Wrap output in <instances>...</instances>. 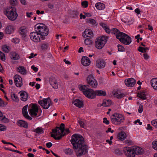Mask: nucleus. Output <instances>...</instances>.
Masks as SVG:
<instances>
[{
	"mask_svg": "<svg viewBox=\"0 0 157 157\" xmlns=\"http://www.w3.org/2000/svg\"><path fill=\"white\" fill-rule=\"evenodd\" d=\"M73 138L71 142L73 146L74 149L77 150L75 151L77 156H81L87 152L88 146L86 145L83 137L81 135L74 134L72 136Z\"/></svg>",
	"mask_w": 157,
	"mask_h": 157,
	"instance_id": "1",
	"label": "nucleus"
},
{
	"mask_svg": "<svg viewBox=\"0 0 157 157\" xmlns=\"http://www.w3.org/2000/svg\"><path fill=\"white\" fill-rule=\"evenodd\" d=\"M112 33L114 34L116 37L122 43L126 45H129L132 42L131 38L125 33L120 32L118 29L113 28Z\"/></svg>",
	"mask_w": 157,
	"mask_h": 157,
	"instance_id": "2",
	"label": "nucleus"
},
{
	"mask_svg": "<svg viewBox=\"0 0 157 157\" xmlns=\"http://www.w3.org/2000/svg\"><path fill=\"white\" fill-rule=\"evenodd\" d=\"M4 13L9 20L12 21L15 20L18 16L16 8L12 6L7 7L4 10Z\"/></svg>",
	"mask_w": 157,
	"mask_h": 157,
	"instance_id": "3",
	"label": "nucleus"
},
{
	"mask_svg": "<svg viewBox=\"0 0 157 157\" xmlns=\"http://www.w3.org/2000/svg\"><path fill=\"white\" fill-rule=\"evenodd\" d=\"M35 28L36 30L41 36V38L42 40L45 39V36L48 35L49 33V30L45 25L43 24H40L38 25H36Z\"/></svg>",
	"mask_w": 157,
	"mask_h": 157,
	"instance_id": "4",
	"label": "nucleus"
},
{
	"mask_svg": "<svg viewBox=\"0 0 157 157\" xmlns=\"http://www.w3.org/2000/svg\"><path fill=\"white\" fill-rule=\"evenodd\" d=\"M78 87L86 97L91 99L95 97L94 91L93 89L87 88L85 85H79Z\"/></svg>",
	"mask_w": 157,
	"mask_h": 157,
	"instance_id": "5",
	"label": "nucleus"
},
{
	"mask_svg": "<svg viewBox=\"0 0 157 157\" xmlns=\"http://www.w3.org/2000/svg\"><path fill=\"white\" fill-rule=\"evenodd\" d=\"M111 121L115 125H119L123 123L124 120V117L121 114L114 113L110 117Z\"/></svg>",
	"mask_w": 157,
	"mask_h": 157,
	"instance_id": "6",
	"label": "nucleus"
},
{
	"mask_svg": "<svg viewBox=\"0 0 157 157\" xmlns=\"http://www.w3.org/2000/svg\"><path fill=\"white\" fill-rule=\"evenodd\" d=\"M108 39V37L103 36L97 38L95 42V46L98 49H101L104 46Z\"/></svg>",
	"mask_w": 157,
	"mask_h": 157,
	"instance_id": "7",
	"label": "nucleus"
},
{
	"mask_svg": "<svg viewBox=\"0 0 157 157\" xmlns=\"http://www.w3.org/2000/svg\"><path fill=\"white\" fill-rule=\"evenodd\" d=\"M63 131L61 130L59 127H56V129H53L52 132L53 134H51V136L56 140L61 139L63 136Z\"/></svg>",
	"mask_w": 157,
	"mask_h": 157,
	"instance_id": "8",
	"label": "nucleus"
},
{
	"mask_svg": "<svg viewBox=\"0 0 157 157\" xmlns=\"http://www.w3.org/2000/svg\"><path fill=\"white\" fill-rule=\"evenodd\" d=\"M29 112L30 115L32 117H36L37 116L38 112V105L36 104H31L29 106Z\"/></svg>",
	"mask_w": 157,
	"mask_h": 157,
	"instance_id": "9",
	"label": "nucleus"
},
{
	"mask_svg": "<svg viewBox=\"0 0 157 157\" xmlns=\"http://www.w3.org/2000/svg\"><path fill=\"white\" fill-rule=\"evenodd\" d=\"M38 103L45 109H47L51 105V102L49 98H44L38 101Z\"/></svg>",
	"mask_w": 157,
	"mask_h": 157,
	"instance_id": "10",
	"label": "nucleus"
},
{
	"mask_svg": "<svg viewBox=\"0 0 157 157\" xmlns=\"http://www.w3.org/2000/svg\"><path fill=\"white\" fill-rule=\"evenodd\" d=\"M41 36L36 30L35 32H31L30 34V36L31 40L35 42H38L41 40Z\"/></svg>",
	"mask_w": 157,
	"mask_h": 157,
	"instance_id": "11",
	"label": "nucleus"
},
{
	"mask_svg": "<svg viewBox=\"0 0 157 157\" xmlns=\"http://www.w3.org/2000/svg\"><path fill=\"white\" fill-rule=\"evenodd\" d=\"M125 155L128 157H135V151L133 147H127L124 148Z\"/></svg>",
	"mask_w": 157,
	"mask_h": 157,
	"instance_id": "12",
	"label": "nucleus"
},
{
	"mask_svg": "<svg viewBox=\"0 0 157 157\" xmlns=\"http://www.w3.org/2000/svg\"><path fill=\"white\" fill-rule=\"evenodd\" d=\"M87 83L93 88H96L98 86L97 81L94 78L92 75H90L87 78Z\"/></svg>",
	"mask_w": 157,
	"mask_h": 157,
	"instance_id": "13",
	"label": "nucleus"
},
{
	"mask_svg": "<svg viewBox=\"0 0 157 157\" xmlns=\"http://www.w3.org/2000/svg\"><path fill=\"white\" fill-rule=\"evenodd\" d=\"M14 82L15 85L17 87H20L23 85L22 79L19 75H16L13 77Z\"/></svg>",
	"mask_w": 157,
	"mask_h": 157,
	"instance_id": "14",
	"label": "nucleus"
},
{
	"mask_svg": "<svg viewBox=\"0 0 157 157\" xmlns=\"http://www.w3.org/2000/svg\"><path fill=\"white\" fill-rule=\"evenodd\" d=\"M125 84L128 87L134 86L136 83V80L133 78H131L126 79L124 81Z\"/></svg>",
	"mask_w": 157,
	"mask_h": 157,
	"instance_id": "15",
	"label": "nucleus"
},
{
	"mask_svg": "<svg viewBox=\"0 0 157 157\" xmlns=\"http://www.w3.org/2000/svg\"><path fill=\"white\" fill-rule=\"evenodd\" d=\"M49 81L53 88L56 89L58 88V84L56 78L53 77H50L49 78Z\"/></svg>",
	"mask_w": 157,
	"mask_h": 157,
	"instance_id": "16",
	"label": "nucleus"
},
{
	"mask_svg": "<svg viewBox=\"0 0 157 157\" xmlns=\"http://www.w3.org/2000/svg\"><path fill=\"white\" fill-rule=\"evenodd\" d=\"M106 64L105 62L102 59H98L96 61V66L98 68H104Z\"/></svg>",
	"mask_w": 157,
	"mask_h": 157,
	"instance_id": "17",
	"label": "nucleus"
},
{
	"mask_svg": "<svg viewBox=\"0 0 157 157\" xmlns=\"http://www.w3.org/2000/svg\"><path fill=\"white\" fill-rule=\"evenodd\" d=\"M28 107V105H27L25 106L22 109V114L23 116L29 120H31L32 118L30 117L27 112V109Z\"/></svg>",
	"mask_w": 157,
	"mask_h": 157,
	"instance_id": "18",
	"label": "nucleus"
},
{
	"mask_svg": "<svg viewBox=\"0 0 157 157\" xmlns=\"http://www.w3.org/2000/svg\"><path fill=\"white\" fill-rule=\"evenodd\" d=\"M82 36L84 38L87 37L91 38L93 36V33L91 30L86 29L83 33Z\"/></svg>",
	"mask_w": 157,
	"mask_h": 157,
	"instance_id": "19",
	"label": "nucleus"
},
{
	"mask_svg": "<svg viewBox=\"0 0 157 157\" xmlns=\"http://www.w3.org/2000/svg\"><path fill=\"white\" fill-rule=\"evenodd\" d=\"M19 94L21 96V101H25L27 100L28 94L25 91H21L19 92Z\"/></svg>",
	"mask_w": 157,
	"mask_h": 157,
	"instance_id": "20",
	"label": "nucleus"
},
{
	"mask_svg": "<svg viewBox=\"0 0 157 157\" xmlns=\"http://www.w3.org/2000/svg\"><path fill=\"white\" fill-rule=\"evenodd\" d=\"M82 64L85 66H89L90 63V61L89 58L86 56L83 57L81 59Z\"/></svg>",
	"mask_w": 157,
	"mask_h": 157,
	"instance_id": "21",
	"label": "nucleus"
},
{
	"mask_svg": "<svg viewBox=\"0 0 157 157\" xmlns=\"http://www.w3.org/2000/svg\"><path fill=\"white\" fill-rule=\"evenodd\" d=\"M19 32L21 35L25 37L27 36V28L25 26L21 27L19 29Z\"/></svg>",
	"mask_w": 157,
	"mask_h": 157,
	"instance_id": "22",
	"label": "nucleus"
},
{
	"mask_svg": "<svg viewBox=\"0 0 157 157\" xmlns=\"http://www.w3.org/2000/svg\"><path fill=\"white\" fill-rule=\"evenodd\" d=\"M16 124L18 126L21 127H23L26 128H28V124L27 123L23 120H18L17 121Z\"/></svg>",
	"mask_w": 157,
	"mask_h": 157,
	"instance_id": "23",
	"label": "nucleus"
},
{
	"mask_svg": "<svg viewBox=\"0 0 157 157\" xmlns=\"http://www.w3.org/2000/svg\"><path fill=\"white\" fill-rule=\"evenodd\" d=\"M133 148L135 151V155H141L144 152V150L140 147H133Z\"/></svg>",
	"mask_w": 157,
	"mask_h": 157,
	"instance_id": "24",
	"label": "nucleus"
},
{
	"mask_svg": "<svg viewBox=\"0 0 157 157\" xmlns=\"http://www.w3.org/2000/svg\"><path fill=\"white\" fill-rule=\"evenodd\" d=\"M73 103L77 107L81 108L83 105V101L78 99H76L73 102Z\"/></svg>",
	"mask_w": 157,
	"mask_h": 157,
	"instance_id": "25",
	"label": "nucleus"
},
{
	"mask_svg": "<svg viewBox=\"0 0 157 157\" xmlns=\"http://www.w3.org/2000/svg\"><path fill=\"white\" fill-rule=\"evenodd\" d=\"M18 72L23 75H25L27 74V71L22 66H19L17 68Z\"/></svg>",
	"mask_w": 157,
	"mask_h": 157,
	"instance_id": "26",
	"label": "nucleus"
},
{
	"mask_svg": "<svg viewBox=\"0 0 157 157\" xmlns=\"http://www.w3.org/2000/svg\"><path fill=\"white\" fill-rule=\"evenodd\" d=\"M14 30L15 28L13 26L9 25L6 28V32L7 34H10L12 33Z\"/></svg>",
	"mask_w": 157,
	"mask_h": 157,
	"instance_id": "27",
	"label": "nucleus"
},
{
	"mask_svg": "<svg viewBox=\"0 0 157 157\" xmlns=\"http://www.w3.org/2000/svg\"><path fill=\"white\" fill-rule=\"evenodd\" d=\"M151 86L154 89L157 90V79L153 78L151 81Z\"/></svg>",
	"mask_w": 157,
	"mask_h": 157,
	"instance_id": "28",
	"label": "nucleus"
},
{
	"mask_svg": "<svg viewBox=\"0 0 157 157\" xmlns=\"http://www.w3.org/2000/svg\"><path fill=\"white\" fill-rule=\"evenodd\" d=\"M95 7L98 10H102L105 8V5L101 2H98L95 4Z\"/></svg>",
	"mask_w": 157,
	"mask_h": 157,
	"instance_id": "29",
	"label": "nucleus"
},
{
	"mask_svg": "<svg viewBox=\"0 0 157 157\" xmlns=\"http://www.w3.org/2000/svg\"><path fill=\"white\" fill-rule=\"evenodd\" d=\"M10 58L14 60H17L20 58L19 55L16 52H12L10 54Z\"/></svg>",
	"mask_w": 157,
	"mask_h": 157,
	"instance_id": "30",
	"label": "nucleus"
},
{
	"mask_svg": "<svg viewBox=\"0 0 157 157\" xmlns=\"http://www.w3.org/2000/svg\"><path fill=\"white\" fill-rule=\"evenodd\" d=\"M117 137L120 140H123L126 138V135L124 132H121L118 134Z\"/></svg>",
	"mask_w": 157,
	"mask_h": 157,
	"instance_id": "31",
	"label": "nucleus"
},
{
	"mask_svg": "<svg viewBox=\"0 0 157 157\" xmlns=\"http://www.w3.org/2000/svg\"><path fill=\"white\" fill-rule=\"evenodd\" d=\"M112 104V102L111 100H104L103 101L102 105L105 107H108L110 106Z\"/></svg>",
	"mask_w": 157,
	"mask_h": 157,
	"instance_id": "32",
	"label": "nucleus"
},
{
	"mask_svg": "<svg viewBox=\"0 0 157 157\" xmlns=\"http://www.w3.org/2000/svg\"><path fill=\"white\" fill-rule=\"evenodd\" d=\"M95 97L96 95L105 96L106 94V92L101 90H95L94 91Z\"/></svg>",
	"mask_w": 157,
	"mask_h": 157,
	"instance_id": "33",
	"label": "nucleus"
},
{
	"mask_svg": "<svg viewBox=\"0 0 157 157\" xmlns=\"http://www.w3.org/2000/svg\"><path fill=\"white\" fill-rule=\"evenodd\" d=\"M100 24V25L104 29L107 33H110V30L109 29V28L106 24L102 22Z\"/></svg>",
	"mask_w": 157,
	"mask_h": 157,
	"instance_id": "34",
	"label": "nucleus"
},
{
	"mask_svg": "<svg viewBox=\"0 0 157 157\" xmlns=\"http://www.w3.org/2000/svg\"><path fill=\"white\" fill-rule=\"evenodd\" d=\"M114 95L118 99H120L122 98L125 96V94H124L117 91L116 92L114 93Z\"/></svg>",
	"mask_w": 157,
	"mask_h": 157,
	"instance_id": "35",
	"label": "nucleus"
},
{
	"mask_svg": "<svg viewBox=\"0 0 157 157\" xmlns=\"http://www.w3.org/2000/svg\"><path fill=\"white\" fill-rule=\"evenodd\" d=\"M86 22L95 26H97L98 25L97 22L94 19L92 18L88 19L86 21Z\"/></svg>",
	"mask_w": 157,
	"mask_h": 157,
	"instance_id": "36",
	"label": "nucleus"
},
{
	"mask_svg": "<svg viewBox=\"0 0 157 157\" xmlns=\"http://www.w3.org/2000/svg\"><path fill=\"white\" fill-rule=\"evenodd\" d=\"M33 132L37 134H42L44 133V130L41 127H38L33 130Z\"/></svg>",
	"mask_w": 157,
	"mask_h": 157,
	"instance_id": "37",
	"label": "nucleus"
},
{
	"mask_svg": "<svg viewBox=\"0 0 157 157\" xmlns=\"http://www.w3.org/2000/svg\"><path fill=\"white\" fill-rule=\"evenodd\" d=\"M64 152L67 155H71L73 153V151L70 148L65 149L63 150Z\"/></svg>",
	"mask_w": 157,
	"mask_h": 157,
	"instance_id": "38",
	"label": "nucleus"
},
{
	"mask_svg": "<svg viewBox=\"0 0 157 157\" xmlns=\"http://www.w3.org/2000/svg\"><path fill=\"white\" fill-rule=\"evenodd\" d=\"M138 97L142 100L145 99L146 98V95L144 92H141L138 94Z\"/></svg>",
	"mask_w": 157,
	"mask_h": 157,
	"instance_id": "39",
	"label": "nucleus"
},
{
	"mask_svg": "<svg viewBox=\"0 0 157 157\" xmlns=\"http://www.w3.org/2000/svg\"><path fill=\"white\" fill-rule=\"evenodd\" d=\"M48 43H43L41 45V48L42 50H46L48 48Z\"/></svg>",
	"mask_w": 157,
	"mask_h": 157,
	"instance_id": "40",
	"label": "nucleus"
},
{
	"mask_svg": "<svg viewBox=\"0 0 157 157\" xmlns=\"http://www.w3.org/2000/svg\"><path fill=\"white\" fill-rule=\"evenodd\" d=\"M2 49L4 52L8 53L10 51V49L9 46L4 45L2 46Z\"/></svg>",
	"mask_w": 157,
	"mask_h": 157,
	"instance_id": "41",
	"label": "nucleus"
},
{
	"mask_svg": "<svg viewBox=\"0 0 157 157\" xmlns=\"http://www.w3.org/2000/svg\"><path fill=\"white\" fill-rule=\"evenodd\" d=\"M85 44L87 45H90L91 44L93 43V41L90 38H86L85 40L84 41Z\"/></svg>",
	"mask_w": 157,
	"mask_h": 157,
	"instance_id": "42",
	"label": "nucleus"
},
{
	"mask_svg": "<svg viewBox=\"0 0 157 157\" xmlns=\"http://www.w3.org/2000/svg\"><path fill=\"white\" fill-rule=\"evenodd\" d=\"M149 48L147 47L144 48L141 47H139L138 48V51L142 52H146L147 50H148Z\"/></svg>",
	"mask_w": 157,
	"mask_h": 157,
	"instance_id": "43",
	"label": "nucleus"
},
{
	"mask_svg": "<svg viewBox=\"0 0 157 157\" xmlns=\"http://www.w3.org/2000/svg\"><path fill=\"white\" fill-rule=\"evenodd\" d=\"M2 123H7L9 122V119L5 117V116H2L1 118V119L0 120Z\"/></svg>",
	"mask_w": 157,
	"mask_h": 157,
	"instance_id": "44",
	"label": "nucleus"
},
{
	"mask_svg": "<svg viewBox=\"0 0 157 157\" xmlns=\"http://www.w3.org/2000/svg\"><path fill=\"white\" fill-rule=\"evenodd\" d=\"M10 4L13 6H16L18 3L17 0H10Z\"/></svg>",
	"mask_w": 157,
	"mask_h": 157,
	"instance_id": "45",
	"label": "nucleus"
},
{
	"mask_svg": "<svg viewBox=\"0 0 157 157\" xmlns=\"http://www.w3.org/2000/svg\"><path fill=\"white\" fill-rule=\"evenodd\" d=\"M0 59L3 61H4L6 60L5 54L1 51H0Z\"/></svg>",
	"mask_w": 157,
	"mask_h": 157,
	"instance_id": "46",
	"label": "nucleus"
},
{
	"mask_svg": "<svg viewBox=\"0 0 157 157\" xmlns=\"http://www.w3.org/2000/svg\"><path fill=\"white\" fill-rule=\"evenodd\" d=\"M152 147L154 149L157 150V140L152 142Z\"/></svg>",
	"mask_w": 157,
	"mask_h": 157,
	"instance_id": "47",
	"label": "nucleus"
},
{
	"mask_svg": "<svg viewBox=\"0 0 157 157\" xmlns=\"http://www.w3.org/2000/svg\"><path fill=\"white\" fill-rule=\"evenodd\" d=\"M118 50L120 52H124L125 50L124 48L121 45H117Z\"/></svg>",
	"mask_w": 157,
	"mask_h": 157,
	"instance_id": "48",
	"label": "nucleus"
},
{
	"mask_svg": "<svg viewBox=\"0 0 157 157\" xmlns=\"http://www.w3.org/2000/svg\"><path fill=\"white\" fill-rule=\"evenodd\" d=\"M7 104V103H5L2 99L0 98V107L4 106Z\"/></svg>",
	"mask_w": 157,
	"mask_h": 157,
	"instance_id": "49",
	"label": "nucleus"
},
{
	"mask_svg": "<svg viewBox=\"0 0 157 157\" xmlns=\"http://www.w3.org/2000/svg\"><path fill=\"white\" fill-rule=\"evenodd\" d=\"M82 5L84 8H86L88 6V2L86 1H83L81 3Z\"/></svg>",
	"mask_w": 157,
	"mask_h": 157,
	"instance_id": "50",
	"label": "nucleus"
},
{
	"mask_svg": "<svg viewBox=\"0 0 157 157\" xmlns=\"http://www.w3.org/2000/svg\"><path fill=\"white\" fill-rule=\"evenodd\" d=\"M151 123L153 126L155 127H157V119L152 121Z\"/></svg>",
	"mask_w": 157,
	"mask_h": 157,
	"instance_id": "51",
	"label": "nucleus"
},
{
	"mask_svg": "<svg viewBox=\"0 0 157 157\" xmlns=\"http://www.w3.org/2000/svg\"><path fill=\"white\" fill-rule=\"evenodd\" d=\"M72 14L73 15L72 16V17H77L78 15V12L77 11H74L72 12Z\"/></svg>",
	"mask_w": 157,
	"mask_h": 157,
	"instance_id": "52",
	"label": "nucleus"
},
{
	"mask_svg": "<svg viewBox=\"0 0 157 157\" xmlns=\"http://www.w3.org/2000/svg\"><path fill=\"white\" fill-rule=\"evenodd\" d=\"M78 122L82 128H85V125L82 121H78Z\"/></svg>",
	"mask_w": 157,
	"mask_h": 157,
	"instance_id": "53",
	"label": "nucleus"
},
{
	"mask_svg": "<svg viewBox=\"0 0 157 157\" xmlns=\"http://www.w3.org/2000/svg\"><path fill=\"white\" fill-rule=\"evenodd\" d=\"M70 132L68 128L64 129V131L63 133V136H64L66 134H68Z\"/></svg>",
	"mask_w": 157,
	"mask_h": 157,
	"instance_id": "54",
	"label": "nucleus"
},
{
	"mask_svg": "<svg viewBox=\"0 0 157 157\" xmlns=\"http://www.w3.org/2000/svg\"><path fill=\"white\" fill-rule=\"evenodd\" d=\"M103 122L104 123L106 124H109V121L107 120V118L106 117H105L103 118Z\"/></svg>",
	"mask_w": 157,
	"mask_h": 157,
	"instance_id": "55",
	"label": "nucleus"
},
{
	"mask_svg": "<svg viewBox=\"0 0 157 157\" xmlns=\"http://www.w3.org/2000/svg\"><path fill=\"white\" fill-rule=\"evenodd\" d=\"M143 111V106L142 105H140L138 109V112L139 113H141Z\"/></svg>",
	"mask_w": 157,
	"mask_h": 157,
	"instance_id": "56",
	"label": "nucleus"
},
{
	"mask_svg": "<svg viewBox=\"0 0 157 157\" xmlns=\"http://www.w3.org/2000/svg\"><path fill=\"white\" fill-rule=\"evenodd\" d=\"M11 97L13 99H16V100L18 99V98L17 96L13 93V94L11 95Z\"/></svg>",
	"mask_w": 157,
	"mask_h": 157,
	"instance_id": "57",
	"label": "nucleus"
},
{
	"mask_svg": "<svg viewBox=\"0 0 157 157\" xmlns=\"http://www.w3.org/2000/svg\"><path fill=\"white\" fill-rule=\"evenodd\" d=\"M6 128L5 126H4L3 125H1L0 124V131H5L6 130Z\"/></svg>",
	"mask_w": 157,
	"mask_h": 157,
	"instance_id": "58",
	"label": "nucleus"
},
{
	"mask_svg": "<svg viewBox=\"0 0 157 157\" xmlns=\"http://www.w3.org/2000/svg\"><path fill=\"white\" fill-rule=\"evenodd\" d=\"M31 68L33 69V70L35 72H36L38 71V68L35 67V66L33 65L31 67Z\"/></svg>",
	"mask_w": 157,
	"mask_h": 157,
	"instance_id": "59",
	"label": "nucleus"
},
{
	"mask_svg": "<svg viewBox=\"0 0 157 157\" xmlns=\"http://www.w3.org/2000/svg\"><path fill=\"white\" fill-rule=\"evenodd\" d=\"M36 54H35V55H34L33 53H32L30 54V55L29 56L28 58L29 59H31L33 58L34 57L36 56Z\"/></svg>",
	"mask_w": 157,
	"mask_h": 157,
	"instance_id": "60",
	"label": "nucleus"
},
{
	"mask_svg": "<svg viewBox=\"0 0 157 157\" xmlns=\"http://www.w3.org/2000/svg\"><path fill=\"white\" fill-rule=\"evenodd\" d=\"M60 128V129L61 130H62L63 131H64V124L63 123H62L60 126V127H59Z\"/></svg>",
	"mask_w": 157,
	"mask_h": 157,
	"instance_id": "61",
	"label": "nucleus"
},
{
	"mask_svg": "<svg viewBox=\"0 0 157 157\" xmlns=\"http://www.w3.org/2000/svg\"><path fill=\"white\" fill-rule=\"evenodd\" d=\"M52 145V144L51 142H48L46 144V146L48 148L51 147Z\"/></svg>",
	"mask_w": 157,
	"mask_h": 157,
	"instance_id": "62",
	"label": "nucleus"
},
{
	"mask_svg": "<svg viewBox=\"0 0 157 157\" xmlns=\"http://www.w3.org/2000/svg\"><path fill=\"white\" fill-rule=\"evenodd\" d=\"M135 13L138 14H140V10L139 8L136 9L135 10Z\"/></svg>",
	"mask_w": 157,
	"mask_h": 157,
	"instance_id": "63",
	"label": "nucleus"
},
{
	"mask_svg": "<svg viewBox=\"0 0 157 157\" xmlns=\"http://www.w3.org/2000/svg\"><path fill=\"white\" fill-rule=\"evenodd\" d=\"M144 57L145 59H148L149 56L147 54L144 53Z\"/></svg>",
	"mask_w": 157,
	"mask_h": 157,
	"instance_id": "64",
	"label": "nucleus"
}]
</instances>
